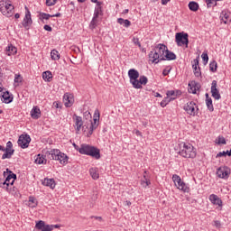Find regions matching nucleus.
I'll list each match as a JSON object with an SVG mask.
<instances>
[{
	"label": "nucleus",
	"instance_id": "62",
	"mask_svg": "<svg viewBox=\"0 0 231 231\" xmlns=\"http://www.w3.org/2000/svg\"><path fill=\"white\" fill-rule=\"evenodd\" d=\"M171 0H162V5H165L167 3H169Z\"/></svg>",
	"mask_w": 231,
	"mask_h": 231
},
{
	"label": "nucleus",
	"instance_id": "35",
	"mask_svg": "<svg viewBox=\"0 0 231 231\" xmlns=\"http://www.w3.org/2000/svg\"><path fill=\"white\" fill-rule=\"evenodd\" d=\"M37 199H35V197H29V201H28V207H30L31 208H35V207H37Z\"/></svg>",
	"mask_w": 231,
	"mask_h": 231
},
{
	"label": "nucleus",
	"instance_id": "56",
	"mask_svg": "<svg viewBox=\"0 0 231 231\" xmlns=\"http://www.w3.org/2000/svg\"><path fill=\"white\" fill-rule=\"evenodd\" d=\"M96 128H93V126H90L89 127V131H88V136H91V134H93V132L95 131Z\"/></svg>",
	"mask_w": 231,
	"mask_h": 231
},
{
	"label": "nucleus",
	"instance_id": "21",
	"mask_svg": "<svg viewBox=\"0 0 231 231\" xmlns=\"http://www.w3.org/2000/svg\"><path fill=\"white\" fill-rule=\"evenodd\" d=\"M220 19L224 24L231 22V14L226 11H222L220 14Z\"/></svg>",
	"mask_w": 231,
	"mask_h": 231
},
{
	"label": "nucleus",
	"instance_id": "22",
	"mask_svg": "<svg viewBox=\"0 0 231 231\" xmlns=\"http://www.w3.org/2000/svg\"><path fill=\"white\" fill-rule=\"evenodd\" d=\"M188 86H189V92L192 93L193 95H196V91L199 89V83L196 81H190Z\"/></svg>",
	"mask_w": 231,
	"mask_h": 231
},
{
	"label": "nucleus",
	"instance_id": "23",
	"mask_svg": "<svg viewBox=\"0 0 231 231\" xmlns=\"http://www.w3.org/2000/svg\"><path fill=\"white\" fill-rule=\"evenodd\" d=\"M209 201L213 203V205H217L218 207H221L223 205V200L217 197L216 194H211L209 196Z\"/></svg>",
	"mask_w": 231,
	"mask_h": 231
},
{
	"label": "nucleus",
	"instance_id": "11",
	"mask_svg": "<svg viewBox=\"0 0 231 231\" xmlns=\"http://www.w3.org/2000/svg\"><path fill=\"white\" fill-rule=\"evenodd\" d=\"M30 142H32L30 135H28V134H23L19 136L18 145L22 147V149H28Z\"/></svg>",
	"mask_w": 231,
	"mask_h": 231
},
{
	"label": "nucleus",
	"instance_id": "19",
	"mask_svg": "<svg viewBox=\"0 0 231 231\" xmlns=\"http://www.w3.org/2000/svg\"><path fill=\"white\" fill-rule=\"evenodd\" d=\"M149 59L150 60H152V63L154 64H158V62H162V58L159 56V54L156 52L155 49H153V51H152L149 53Z\"/></svg>",
	"mask_w": 231,
	"mask_h": 231
},
{
	"label": "nucleus",
	"instance_id": "1",
	"mask_svg": "<svg viewBox=\"0 0 231 231\" xmlns=\"http://www.w3.org/2000/svg\"><path fill=\"white\" fill-rule=\"evenodd\" d=\"M4 176L5 178V180L3 183L2 188L5 189V190L10 194H14V192H12V189H15V187H14V181L17 180V175L15 173H13L12 171H10L9 169H6V171H4Z\"/></svg>",
	"mask_w": 231,
	"mask_h": 231
},
{
	"label": "nucleus",
	"instance_id": "28",
	"mask_svg": "<svg viewBox=\"0 0 231 231\" xmlns=\"http://www.w3.org/2000/svg\"><path fill=\"white\" fill-rule=\"evenodd\" d=\"M165 60H176V54L174 52L169 51V49H166V52L164 54Z\"/></svg>",
	"mask_w": 231,
	"mask_h": 231
},
{
	"label": "nucleus",
	"instance_id": "60",
	"mask_svg": "<svg viewBox=\"0 0 231 231\" xmlns=\"http://www.w3.org/2000/svg\"><path fill=\"white\" fill-rule=\"evenodd\" d=\"M12 192H14V194H12L13 196H17V188H15L14 187V188H12Z\"/></svg>",
	"mask_w": 231,
	"mask_h": 231
},
{
	"label": "nucleus",
	"instance_id": "58",
	"mask_svg": "<svg viewBox=\"0 0 231 231\" xmlns=\"http://www.w3.org/2000/svg\"><path fill=\"white\" fill-rule=\"evenodd\" d=\"M97 219V221H102V217H95V216H92L91 217V219Z\"/></svg>",
	"mask_w": 231,
	"mask_h": 231
},
{
	"label": "nucleus",
	"instance_id": "26",
	"mask_svg": "<svg viewBox=\"0 0 231 231\" xmlns=\"http://www.w3.org/2000/svg\"><path fill=\"white\" fill-rule=\"evenodd\" d=\"M42 185H45V187H50V189H55V180L54 179H48L45 178L44 180L42 181Z\"/></svg>",
	"mask_w": 231,
	"mask_h": 231
},
{
	"label": "nucleus",
	"instance_id": "6",
	"mask_svg": "<svg viewBox=\"0 0 231 231\" xmlns=\"http://www.w3.org/2000/svg\"><path fill=\"white\" fill-rule=\"evenodd\" d=\"M175 41L178 46H186V48H189V33L183 32H177Z\"/></svg>",
	"mask_w": 231,
	"mask_h": 231
},
{
	"label": "nucleus",
	"instance_id": "30",
	"mask_svg": "<svg viewBox=\"0 0 231 231\" xmlns=\"http://www.w3.org/2000/svg\"><path fill=\"white\" fill-rule=\"evenodd\" d=\"M2 98L5 104H10L14 100V97L10 96V92L8 91L3 93Z\"/></svg>",
	"mask_w": 231,
	"mask_h": 231
},
{
	"label": "nucleus",
	"instance_id": "16",
	"mask_svg": "<svg viewBox=\"0 0 231 231\" xmlns=\"http://www.w3.org/2000/svg\"><path fill=\"white\" fill-rule=\"evenodd\" d=\"M217 175L218 178L226 180V178L230 176V169H228V167H220L217 170Z\"/></svg>",
	"mask_w": 231,
	"mask_h": 231
},
{
	"label": "nucleus",
	"instance_id": "47",
	"mask_svg": "<svg viewBox=\"0 0 231 231\" xmlns=\"http://www.w3.org/2000/svg\"><path fill=\"white\" fill-rule=\"evenodd\" d=\"M14 82H16L17 84L23 82V77H21V75H19V74H15Z\"/></svg>",
	"mask_w": 231,
	"mask_h": 231
},
{
	"label": "nucleus",
	"instance_id": "15",
	"mask_svg": "<svg viewBox=\"0 0 231 231\" xmlns=\"http://www.w3.org/2000/svg\"><path fill=\"white\" fill-rule=\"evenodd\" d=\"M25 10H26L25 16L23 18L22 24L23 28H30V26H32V23H33L32 21V14L30 13V10H28V7L26 6H25Z\"/></svg>",
	"mask_w": 231,
	"mask_h": 231
},
{
	"label": "nucleus",
	"instance_id": "9",
	"mask_svg": "<svg viewBox=\"0 0 231 231\" xmlns=\"http://www.w3.org/2000/svg\"><path fill=\"white\" fill-rule=\"evenodd\" d=\"M128 77L133 88H139L138 79H140V72L134 69H131L128 70Z\"/></svg>",
	"mask_w": 231,
	"mask_h": 231
},
{
	"label": "nucleus",
	"instance_id": "42",
	"mask_svg": "<svg viewBox=\"0 0 231 231\" xmlns=\"http://www.w3.org/2000/svg\"><path fill=\"white\" fill-rule=\"evenodd\" d=\"M206 105L209 111H214V105L212 104V98L211 99H206Z\"/></svg>",
	"mask_w": 231,
	"mask_h": 231
},
{
	"label": "nucleus",
	"instance_id": "17",
	"mask_svg": "<svg viewBox=\"0 0 231 231\" xmlns=\"http://www.w3.org/2000/svg\"><path fill=\"white\" fill-rule=\"evenodd\" d=\"M154 50L161 58V60H165V52L167 51V46H165V44L160 43L154 48Z\"/></svg>",
	"mask_w": 231,
	"mask_h": 231
},
{
	"label": "nucleus",
	"instance_id": "10",
	"mask_svg": "<svg viewBox=\"0 0 231 231\" xmlns=\"http://www.w3.org/2000/svg\"><path fill=\"white\" fill-rule=\"evenodd\" d=\"M173 182L175 183V187L179 189V190H182L183 192H189V188L187 184L181 180V177L174 174L172 176Z\"/></svg>",
	"mask_w": 231,
	"mask_h": 231
},
{
	"label": "nucleus",
	"instance_id": "33",
	"mask_svg": "<svg viewBox=\"0 0 231 231\" xmlns=\"http://www.w3.org/2000/svg\"><path fill=\"white\" fill-rule=\"evenodd\" d=\"M117 23H118V24H121L125 28H129V26H131V21H129L127 19L118 18Z\"/></svg>",
	"mask_w": 231,
	"mask_h": 231
},
{
	"label": "nucleus",
	"instance_id": "29",
	"mask_svg": "<svg viewBox=\"0 0 231 231\" xmlns=\"http://www.w3.org/2000/svg\"><path fill=\"white\" fill-rule=\"evenodd\" d=\"M167 97H173L170 99L176 100V97H180L181 95V90H170L166 93Z\"/></svg>",
	"mask_w": 231,
	"mask_h": 231
},
{
	"label": "nucleus",
	"instance_id": "2",
	"mask_svg": "<svg viewBox=\"0 0 231 231\" xmlns=\"http://www.w3.org/2000/svg\"><path fill=\"white\" fill-rule=\"evenodd\" d=\"M79 152L80 154H86L87 156H92V158H95L96 160H100V150L95 146L81 144Z\"/></svg>",
	"mask_w": 231,
	"mask_h": 231
},
{
	"label": "nucleus",
	"instance_id": "34",
	"mask_svg": "<svg viewBox=\"0 0 231 231\" xmlns=\"http://www.w3.org/2000/svg\"><path fill=\"white\" fill-rule=\"evenodd\" d=\"M17 53V48H15L14 45H9L6 47V55H15Z\"/></svg>",
	"mask_w": 231,
	"mask_h": 231
},
{
	"label": "nucleus",
	"instance_id": "4",
	"mask_svg": "<svg viewBox=\"0 0 231 231\" xmlns=\"http://www.w3.org/2000/svg\"><path fill=\"white\" fill-rule=\"evenodd\" d=\"M49 154L51 160H57L60 162V165H66L68 163V155L60 152L59 149H52L46 152Z\"/></svg>",
	"mask_w": 231,
	"mask_h": 231
},
{
	"label": "nucleus",
	"instance_id": "14",
	"mask_svg": "<svg viewBox=\"0 0 231 231\" xmlns=\"http://www.w3.org/2000/svg\"><path fill=\"white\" fill-rule=\"evenodd\" d=\"M35 228L42 231H53V225H46V222L39 220L35 225Z\"/></svg>",
	"mask_w": 231,
	"mask_h": 231
},
{
	"label": "nucleus",
	"instance_id": "57",
	"mask_svg": "<svg viewBox=\"0 0 231 231\" xmlns=\"http://www.w3.org/2000/svg\"><path fill=\"white\" fill-rule=\"evenodd\" d=\"M84 116H85V118H91V113H89V111H86L84 113Z\"/></svg>",
	"mask_w": 231,
	"mask_h": 231
},
{
	"label": "nucleus",
	"instance_id": "13",
	"mask_svg": "<svg viewBox=\"0 0 231 231\" xmlns=\"http://www.w3.org/2000/svg\"><path fill=\"white\" fill-rule=\"evenodd\" d=\"M211 97L215 98V100L221 99V94H219V89H217V81L213 80L211 83Z\"/></svg>",
	"mask_w": 231,
	"mask_h": 231
},
{
	"label": "nucleus",
	"instance_id": "5",
	"mask_svg": "<svg viewBox=\"0 0 231 231\" xmlns=\"http://www.w3.org/2000/svg\"><path fill=\"white\" fill-rule=\"evenodd\" d=\"M0 12L5 17H12L14 15V6L10 2L2 0L0 1Z\"/></svg>",
	"mask_w": 231,
	"mask_h": 231
},
{
	"label": "nucleus",
	"instance_id": "44",
	"mask_svg": "<svg viewBox=\"0 0 231 231\" xmlns=\"http://www.w3.org/2000/svg\"><path fill=\"white\" fill-rule=\"evenodd\" d=\"M201 57L204 64H208V54L207 52H203Z\"/></svg>",
	"mask_w": 231,
	"mask_h": 231
},
{
	"label": "nucleus",
	"instance_id": "61",
	"mask_svg": "<svg viewBox=\"0 0 231 231\" xmlns=\"http://www.w3.org/2000/svg\"><path fill=\"white\" fill-rule=\"evenodd\" d=\"M53 106H54V107H56V109H59V107H60V105L57 102H54Z\"/></svg>",
	"mask_w": 231,
	"mask_h": 231
},
{
	"label": "nucleus",
	"instance_id": "41",
	"mask_svg": "<svg viewBox=\"0 0 231 231\" xmlns=\"http://www.w3.org/2000/svg\"><path fill=\"white\" fill-rule=\"evenodd\" d=\"M223 156H231V149H230V151H226V152H225V151L224 152H219L217 154L216 158H221Z\"/></svg>",
	"mask_w": 231,
	"mask_h": 231
},
{
	"label": "nucleus",
	"instance_id": "40",
	"mask_svg": "<svg viewBox=\"0 0 231 231\" xmlns=\"http://www.w3.org/2000/svg\"><path fill=\"white\" fill-rule=\"evenodd\" d=\"M209 69L212 73H216V71H217V62L216 60L210 62Z\"/></svg>",
	"mask_w": 231,
	"mask_h": 231
},
{
	"label": "nucleus",
	"instance_id": "45",
	"mask_svg": "<svg viewBox=\"0 0 231 231\" xmlns=\"http://www.w3.org/2000/svg\"><path fill=\"white\" fill-rule=\"evenodd\" d=\"M171 100H172V99H170L169 97H166L165 99H163L161 102V107H165L167 106V104H169V102H171Z\"/></svg>",
	"mask_w": 231,
	"mask_h": 231
},
{
	"label": "nucleus",
	"instance_id": "50",
	"mask_svg": "<svg viewBox=\"0 0 231 231\" xmlns=\"http://www.w3.org/2000/svg\"><path fill=\"white\" fill-rule=\"evenodd\" d=\"M57 4V0H46L47 6H53Z\"/></svg>",
	"mask_w": 231,
	"mask_h": 231
},
{
	"label": "nucleus",
	"instance_id": "32",
	"mask_svg": "<svg viewBox=\"0 0 231 231\" xmlns=\"http://www.w3.org/2000/svg\"><path fill=\"white\" fill-rule=\"evenodd\" d=\"M89 172L91 178H93L94 180H98V178H100V174L98 173L97 168H90Z\"/></svg>",
	"mask_w": 231,
	"mask_h": 231
},
{
	"label": "nucleus",
	"instance_id": "38",
	"mask_svg": "<svg viewBox=\"0 0 231 231\" xmlns=\"http://www.w3.org/2000/svg\"><path fill=\"white\" fill-rule=\"evenodd\" d=\"M141 185L144 189L151 185V180H149V178H147V176L145 174L143 175V178L141 180Z\"/></svg>",
	"mask_w": 231,
	"mask_h": 231
},
{
	"label": "nucleus",
	"instance_id": "59",
	"mask_svg": "<svg viewBox=\"0 0 231 231\" xmlns=\"http://www.w3.org/2000/svg\"><path fill=\"white\" fill-rule=\"evenodd\" d=\"M134 133H135L136 136H142V132H140V130H134Z\"/></svg>",
	"mask_w": 231,
	"mask_h": 231
},
{
	"label": "nucleus",
	"instance_id": "20",
	"mask_svg": "<svg viewBox=\"0 0 231 231\" xmlns=\"http://www.w3.org/2000/svg\"><path fill=\"white\" fill-rule=\"evenodd\" d=\"M73 120L75 122L76 130L79 132L80 129H82V126L84 125V121H82V117L77 116V114H74Z\"/></svg>",
	"mask_w": 231,
	"mask_h": 231
},
{
	"label": "nucleus",
	"instance_id": "53",
	"mask_svg": "<svg viewBox=\"0 0 231 231\" xmlns=\"http://www.w3.org/2000/svg\"><path fill=\"white\" fill-rule=\"evenodd\" d=\"M171 68L170 69H163V71H162V75L164 76V77H167V75H169V73H171Z\"/></svg>",
	"mask_w": 231,
	"mask_h": 231
},
{
	"label": "nucleus",
	"instance_id": "39",
	"mask_svg": "<svg viewBox=\"0 0 231 231\" xmlns=\"http://www.w3.org/2000/svg\"><path fill=\"white\" fill-rule=\"evenodd\" d=\"M51 59L52 60H59V59H60V54L59 53V51L57 50H52L51 51Z\"/></svg>",
	"mask_w": 231,
	"mask_h": 231
},
{
	"label": "nucleus",
	"instance_id": "8",
	"mask_svg": "<svg viewBox=\"0 0 231 231\" xmlns=\"http://www.w3.org/2000/svg\"><path fill=\"white\" fill-rule=\"evenodd\" d=\"M184 111L190 116H196L198 115V111H199V108L198 107V105L194 101H189L184 106Z\"/></svg>",
	"mask_w": 231,
	"mask_h": 231
},
{
	"label": "nucleus",
	"instance_id": "55",
	"mask_svg": "<svg viewBox=\"0 0 231 231\" xmlns=\"http://www.w3.org/2000/svg\"><path fill=\"white\" fill-rule=\"evenodd\" d=\"M44 30H46V32H51L52 31V28L51 26L48 25V24H45L43 26Z\"/></svg>",
	"mask_w": 231,
	"mask_h": 231
},
{
	"label": "nucleus",
	"instance_id": "54",
	"mask_svg": "<svg viewBox=\"0 0 231 231\" xmlns=\"http://www.w3.org/2000/svg\"><path fill=\"white\" fill-rule=\"evenodd\" d=\"M214 226H216L217 228H221V222L219 220H215Z\"/></svg>",
	"mask_w": 231,
	"mask_h": 231
},
{
	"label": "nucleus",
	"instance_id": "52",
	"mask_svg": "<svg viewBox=\"0 0 231 231\" xmlns=\"http://www.w3.org/2000/svg\"><path fill=\"white\" fill-rule=\"evenodd\" d=\"M194 75L195 77H201V69H199H199L194 70Z\"/></svg>",
	"mask_w": 231,
	"mask_h": 231
},
{
	"label": "nucleus",
	"instance_id": "7",
	"mask_svg": "<svg viewBox=\"0 0 231 231\" xmlns=\"http://www.w3.org/2000/svg\"><path fill=\"white\" fill-rule=\"evenodd\" d=\"M102 15H104V11L102 10V3L97 2V4L96 5V7H95V11H94V16L90 23V24H91V26H93V28H95V26H97V23H98V21H97L98 17H102Z\"/></svg>",
	"mask_w": 231,
	"mask_h": 231
},
{
	"label": "nucleus",
	"instance_id": "18",
	"mask_svg": "<svg viewBox=\"0 0 231 231\" xmlns=\"http://www.w3.org/2000/svg\"><path fill=\"white\" fill-rule=\"evenodd\" d=\"M63 102L66 107H71V106L75 104V97H73L72 94L66 93L63 96Z\"/></svg>",
	"mask_w": 231,
	"mask_h": 231
},
{
	"label": "nucleus",
	"instance_id": "63",
	"mask_svg": "<svg viewBox=\"0 0 231 231\" xmlns=\"http://www.w3.org/2000/svg\"><path fill=\"white\" fill-rule=\"evenodd\" d=\"M52 17H60V13H57L56 14H52Z\"/></svg>",
	"mask_w": 231,
	"mask_h": 231
},
{
	"label": "nucleus",
	"instance_id": "12",
	"mask_svg": "<svg viewBox=\"0 0 231 231\" xmlns=\"http://www.w3.org/2000/svg\"><path fill=\"white\" fill-rule=\"evenodd\" d=\"M14 144L12 143V141L7 142L6 147L5 148V153L2 155V160H10L12 156H14V152H15V150L13 149Z\"/></svg>",
	"mask_w": 231,
	"mask_h": 231
},
{
	"label": "nucleus",
	"instance_id": "46",
	"mask_svg": "<svg viewBox=\"0 0 231 231\" xmlns=\"http://www.w3.org/2000/svg\"><path fill=\"white\" fill-rule=\"evenodd\" d=\"M217 143L220 145L222 143V145H226V140L225 139V137L223 136H218V141Z\"/></svg>",
	"mask_w": 231,
	"mask_h": 231
},
{
	"label": "nucleus",
	"instance_id": "51",
	"mask_svg": "<svg viewBox=\"0 0 231 231\" xmlns=\"http://www.w3.org/2000/svg\"><path fill=\"white\" fill-rule=\"evenodd\" d=\"M41 16H42V19H45L46 21H48L50 17H52V14L42 13Z\"/></svg>",
	"mask_w": 231,
	"mask_h": 231
},
{
	"label": "nucleus",
	"instance_id": "31",
	"mask_svg": "<svg viewBox=\"0 0 231 231\" xmlns=\"http://www.w3.org/2000/svg\"><path fill=\"white\" fill-rule=\"evenodd\" d=\"M42 79L46 82H51V79H53V74H51V71L47 70L42 73Z\"/></svg>",
	"mask_w": 231,
	"mask_h": 231
},
{
	"label": "nucleus",
	"instance_id": "27",
	"mask_svg": "<svg viewBox=\"0 0 231 231\" xmlns=\"http://www.w3.org/2000/svg\"><path fill=\"white\" fill-rule=\"evenodd\" d=\"M147 82H149V79H147V77L141 76L138 80L139 87H134V89H142V86L147 85Z\"/></svg>",
	"mask_w": 231,
	"mask_h": 231
},
{
	"label": "nucleus",
	"instance_id": "43",
	"mask_svg": "<svg viewBox=\"0 0 231 231\" xmlns=\"http://www.w3.org/2000/svg\"><path fill=\"white\" fill-rule=\"evenodd\" d=\"M199 66V57H198L197 59L193 60V65L192 68L194 69V71H198V67Z\"/></svg>",
	"mask_w": 231,
	"mask_h": 231
},
{
	"label": "nucleus",
	"instance_id": "36",
	"mask_svg": "<svg viewBox=\"0 0 231 231\" xmlns=\"http://www.w3.org/2000/svg\"><path fill=\"white\" fill-rule=\"evenodd\" d=\"M189 8L191 12H198V10H199V5L197 2L192 1L189 3Z\"/></svg>",
	"mask_w": 231,
	"mask_h": 231
},
{
	"label": "nucleus",
	"instance_id": "25",
	"mask_svg": "<svg viewBox=\"0 0 231 231\" xmlns=\"http://www.w3.org/2000/svg\"><path fill=\"white\" fill-rule=\"evenodd\" d=\"M100 121V112L96 110L94 113V122L91 123L90 127L97 129L98 127V122Z\"/></svg>",
	"mask_w": 231,
	"mask_h": 231
},
{
	"label": "nucleus",
	"instance_id": "64",
	"mask_svg": "<svg viewBox=\"0 0 231 231\" xmlns=\"http://www.w3.org/2000/svg\"><path fill=\"white\" fill-rule=\"evenodd\" d=\"M122 14H129V9H125Z\"/></svg>",
	"mask_w": 231,
	"mask_h": 231
},
{
	"label": "nucleus",
	"instance_id": "48",
	"mask_svg": "<svg viewBox=\"0 0 231 231\" xmlns=\"http://www.w3.org/2000/svg\"><path fill=\"white\" fill-rule=\"evenodd\" d=\"M133 42L134 44H135L136 46H138L139 48H142V43H140V40L136 37L133 38Z\"/></svg>",
	"mask_w": 231,
	"mask_h": 231
},
{
	"label": "nucleus",
	"instance_id": "49",
	"mask_svg": "<svg viewBox=\"0 0 231 231\" xmlns=\"http://www.w3.org/2000/svg\"><path fill=\"white\" fill-rule=\"evenodd\" d=\"M217 3V1H221V0H205V2L207 3L208 8H211L212 7V3Z\"/></svg>",
	"mask_w": 231,
	"mask_h": 231
},
{
	"label": "nucleus",
	"instance_id": "37",
	"mask_svg": "<svg viewBox=\"0 0 231 231\" xmlns=\"http://www.w3.org/2000/svg\"><path fill=\"white\" fill-rule=\"evenodd\" d=\"M35 163L38 165H42L46 163V158L44 155L38 154L37 158L35 159Z\"/></svg>",
	"mask_w": 231,
	"mask_h": 231
},
{
	"label": "nucleus",
	"instance_id": "24",
	"mask_svg": "<svg viewBox=\"0 0 231 231\" xmlns=\"http://www.w3.org/2000/svg\"><path fill=\"white\" fill-rule=\"evenodd\" d=\"M31 116L34 120H39V118H41V108H39V106H33L31 110Z\"/></svg>",
	"mask_w": 231,
	"mask_h": 231
},
{
	"label": "nucleus",
	"instance_id": "3",
	"mask_svg": "<svg viewBox=\"0 0 231 231\" xmlns=\"http://www.w3.org/2000/svg\"><path fill=\"white\" fill-rule=\"evenodd\" d=\"M180 150L179 154L182 158H194L196 156V149L190 143H182L180 144Z\"/></svg>",
	"mask_w": 231,
	"mask_h": 231
}]
</instances>
